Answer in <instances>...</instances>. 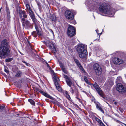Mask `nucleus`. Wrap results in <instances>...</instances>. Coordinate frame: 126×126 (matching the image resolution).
<instances>
[{"label": "nucleus", "mask_w": 126, "mask_h": 126, "mask_svg": "<svg viewBox=\"0 0 126 126\" xmlns=\"http://www.w3.org/2000/svg\"><path fill=\"white\" fill-rule=\"evenodd\" d=\"M85 3L86 5H88V9L89 11H95L98 13L97 10L98 9L100 12L109 16H113L116 11L111 7L107 1L99 3L92 0H86Z\"/></svg>", "instance_id": "nucleus-1"}, {"label": "nucleus", "mask_w": 126, "mask_h": 126, "mask_svg": "<svg viewBox=\"0 0 126 126\" xmlns=\"http://www.w3.org/2000/svg\"><path fill=\"white\" fill-rule=\"evenodd\" d=\"M9 42L7 40H3L0 44V58L3 60L11 55Z\"/></svg>", "instance_id": "nucleus-2"}, {"label": "nucleus", "mask_w": 126, "mask_h": 126, "mask_svg": "<svg viewBox=\"0 0 126 126\" xmlns=\"http://www.w3.org/2000/svg\"><path fill=\"white\" fill-rule=\"evenodd\" d=\"M77 49L81 58H85L87 54V50L85 49L84 46L82 44H79L78 46Z\"/></svg>", "instance_id": "nucleus-3"}, {"label": "nucleus", "mask_w": 126, "mask_h": 126, "mask_svg": "<svg viewBox=\"0 0 126 126\" xmlns=\"http://www.w3.org/2000/svg\"><path fill=\"white\" fill-rule=\"evenodd\" d=\"M22 26L23 27L26 29H32L33 26L32 24L30 23V22L28 20H25L21 21Z\"/></svg>", "instance_id": "nucleus-4"}, {"label": "nucleus", "mask_w": 126, "mask_h": 126, "mask_svg": "<svg viewBox=\"0 0 126 126\" xmlns=\"http://www.w3.org/2000/svg\"><path fill=\"white\" fill-rule=\"evenodd\" d=\"M50 40H47L46 42L45 41L42 42L46 44L47 46L49 47L50 49L51 50V52L53 53L54 55H55V47L54 44Z\"/></svg>", "instance_id": "nucleus-5"}, {"label": "nucleus", "mask_w": 126, "mask_h": 126, "mask_svg": "<svg viewBox=\"0 0 126 126\" xmlns=\"http://www.w3.org/2000/svg\"><path fill=\"white\" fill-rule=\"evenodd\" d=\"M18 14L19 19L21 21L25 20L27 18L28 16L24 10H19L18 11Z\"/></svg>", "instance_id": "nucleus-6"}, {"label": "nucleus", "mask_w": 126, "mask_h": 126, "mask_svg": "<svg viewBox=\"0 0 126 126\" xmlns=\"http://www.w3.org/2000/svg\"><path fill=\"white\" fill-rule=\"evenodd\" d=\"M67 33L68 35L70 36H73L76 33L75 28L73 26L69 25L67 29Z\"/></svg>", "instance_id": "nucleus-7"}, {"label": "nucleus", "mask_w": 126, "mask_h": 126, "mask_svg": "<svg viewBox=\"0 0 126 126\" xmlns=\"http://www.w3.org/2000/svg\"><path fill=\"white\" fill-rule=\"evenodd\" d=\"M93 68L97 75H99L102 73V69L98 64L96 63L94 64L93 66Z\"/></svg>", "instance_id": "nucleus-8"}, {"label": "nucleus", "mask_w": 126, "mask_h": 126, "mask_svg": "<svg viewBox=\"0 0 126 126\" xmlns=\"http://www.w3.org/2000/svg\"><path fill=\"white\" fill-rule=\"evenodd\" d=\"M65 16L67 19L70 20L73 19L74 18V16L73 13L69 10H67L65 11Z\"/></svg>", "instance_id": "nucleus-9"}, {"label": "nucleus", "mask_w": 126, "mask_h": 126, "mask_svg": "<svg viewBox=\"0 0 126 126\" xmlns=\"http://www.w3.org/2000/svg\"><path fill=\"white\" fill-rule=\"evenodd\" d=\"M117 90L122 93H125L126 91V89L124 88L122 84L118 83L116 86Z\"/></svg>", "instance_id": "nucleus-10"}, {"label": "nucleus", "mask_w": 126, "mask_h": 126, "mask_svg": "<svg viewBox=\"0 0 126 126\" xmlns=\"http://www.w3.org/2000/svg\"><path fill=\"white\" fill-rule=\"evenodd\" d=\"M93 86L95 88L98 94L102 97L104 98V95L103 92L98 85L96 83L93 85Z\"/></svg>", "instance_id": "nucleus-11"}, {"label": "nucleus", "mask_w": 126, "mask_h": 126, "mask_svg": "<svg viewBox=\"0 0 126 126\" xmlns=\"http://www.w3.org/2000/svg\"><path fill=\"white\" fill-rule=\"evenodd\" d=\"M46 65L47 67H48L50 71V73L52 76V79L54 82V84L55 85V74L53 70H52L51 68L50 67L47 62L46 61H45Z\"/></svg>", "instance_id": "nucleus-12"}, {"label": "nucleus", "mask_w": 126, "mask_h": 126, "mask_svg": "<svg viewBox=\"0 0 126 126\" xmlns=\"http://www.w3.org/2000/svg\"><path fill=\"white\" fill-rule=\"evenodd\" d=\"M60 81L59 79L56 75V87L57 90L59 92L62 91V89L58 82Z\"/></svg>", "instance_id": "nucleus-13"}, {"label": "nucleus", "mask_w": 126, "mask_h": 126, "mask_svg": "<svg viewBox=\"0 0 126 126\" xmlns=\"http://www.w3.org/2000/svg\"><path fill=\"white\" fill-rule=\"evenodd\" d=\"M35 27L37 31V32L39 37H41L42 36V33L41 31V28L39 26L35 24Z\"/></svg>", "instance_id": "nucleus-14"}, {"label": "nucleus", "mask_w": 126, "mask_h": 126, "mask_svg": "<svg viewBox=\"0 0 126 126\" xmlns=\"http://www.w3.org/2000/svg\"><path fill=\"white\" fill-rule=\"evenodd\" d=\"M6 15V18L7 21H10L11 16L10 15V12L9 8L6 6L5 10Z\"/></svg>", "instance_id": "nucleus-15"}, {"label": "nucleus", "mask_w": 126, "mask_h": 126, "mask_svg": "<svg viewBox=\"0 0 126 126\" xmlns=\"http://www.w3.org/2000/svg\"><path fill=\"white\" fill-rule=\"evenodd\" d=\"M113 63L115 64H120L123 63V61L117 58H115L113 60Z\"/></svg>", "instance_id": "nucleus-16"}, {"label": "nucleus", "mask_w": 126, "mask_h": 126, "mask_svg": "<svg viewBox=\"0 0 126 126\" xmlns=\"http://www.w3.org/2000/svg\"><path fill=\"white\" fill-rule=\"evenodd\" d=\"M29 15L33 23L36 24V19L33 12L32 11L29 13Z\"/></svg>", "instance_id": "nucleus-17"}, {"label": "nucleus", "mask_w": 126, "mask_h": 126, "mask_svg": "<svg viewBox=\"0 0 126 126\" xmlns=\"http://www.w3.org/2000/svg\"><path fill=\"white\" fill-rule=\"evenodd\" d=\"M74 60L75 62L79 68L81 70V71H82L83 72H85V71L82 67L81 65L80 64L79 61L77 59H74Z\"/></svg>", "instance_id": "nucleus-18"}, {"label": "nucleus", "mask_w": 126, "mask_h": 126, "mask_svg": "<svg viewBox=\"0 0 126 126\" xmlns=\"http://www.w3.org/2000/svg\"><path fill=\"white\" fill-rule=\"evenodd\" d=\"M8 32L6 31L1 33L0 37L1 36L2 38H3V39H6L8 37Z\"/></svg>", "instance_id": "nucleus-19"}, {"label": "nucleus", "mask_w": 126, "mask_h": 126, "mask_svg": "<svg viewBox=\"0 0 126 126\" xmlns=\"http://www.w3.org/2000/svg\"><path fill=\"white\" fill-rule=\"evenodd\" d=\"M96 108L103 113H104V111L103 109L102 108V106L100 104L98 103H96Z\"/></svg>", "instance_id": "nucleus-20"}, {"label": "nucleus", "mask_w": 126, "mask_h": 126, "mask_svg": "<svg viewBox=\"0 0 126 126\" xmlns=\"http://www.w3.org/2000/svg\"><path fill=\"white\" fill-rule=\"evenodd\" d=\"M28 43H29V46L31 48H27L26 49V50L28 53H31L32 52H33V50H34L32 48V46L31 45V43H30L29 41L28 40H27Z\"/></svg>", "instance_id": "nucleus-21"}, {"label": "nucleus", "mask_w": 126, "mask_h": 126, "mask_svg": "<svg viewBox=\"0 0 126 126\" xmlns=\"http://www.w3.org/2000/svg\"><path fill=\"white\" fill-rule=\"evenodd\" d=\"M66 81L67 84L70 87H71L72 84V82L71 80L67 76H66Z\"/></svg>", "instance_id": "nucleus-22"}, {"label": "nucleus", "mask_w": 126, "mask_h": 126, "mask_svg": "<svg viewBox=\"0 0 126 126\" xmlns=\"http://www.w3.org/2000/svg\"><path fill=\"white\" fill-rule=\"evenodd\" d=\"M22 73L20 71H18L15 75L16 77L19 78L22 75Z\"/></svg>", "instance_id": "nucleus-23"}, {"label": "nucleus", "mask_w": 126, "mask_h": 126, "mask_svg": "<svg viewBox=\"0 0 126 126\" xmlns=\"http://www.w3.org/2000/svg\"><path fill=\"white\" fill-rule=\"evenodd\" d=\"M26 9H27L29 11V13L33 11L31 9L30 6L29 4H26Z\"/></svg>", "instance_id": "nucleus-24"}, {"label": "nucleus", "mask_w": 126, "mask_h": 126, "mask_svg": "<svg viewBox=\"0 0 126 126\" xmlns=\"http://www.w3.org/2000/svg\"><path fill=\"white\" fill-rule=\"evenodd\" d=\"M36 3L39 10L40 11H41L42 9L41 3L40 2H38L37 1Z\"/></svg>", "instance_id": "nucleus-25"}, {"label": "nucleus", "mask_w": 126, "mask_h": 126, "mask_svg": "<svg viewBox=\"0 0 126 126\" xmlns=\"http://www.w3.org/2000/svg\"><path fill=\"white\" fill-rule=\"evenodd\" d=\"M28 101L32 105H35V102L32 99H28Z\"/></svg>", "instance_id": "nucleus-26"}, {"label": "nucleus", "mask_w": 126, "mask_h": 126, "mask_svg": "<svg viewBox=\"0 0 126 126\" xmlns=\"http://www.w3.org/2000/svg\"><path fill=\"white\" fill-rule=\"evenodd\" d=\"M113 84V81L111 80L110 81H109L107 83L108 85L110 87Z\"/></svg>", "instance_id": "nucleus-27"}, {"label": "nucleus", "mask_w": 126, "mask_h": 126, "mask_svg": "<svg viewBox=\"0 0 126 126\" xmlns=\"http://www.w3.org/2000/svg\"><path fill=\"white\" fill-rule=\"evenodd\" d=\"M13 58H8L5 60V61L6 62H9L11 61L13 59Z\"/></svg>", "instance_id": "nucleus-28"}, {"label": "nucleus", "mask_w": 126, "mask_h": 126, "mask_svg": "<svg viewBox=\"0 0 126 126\" xmlns=\"http://www.w3.org/2000/svg\"><path fill=\"white\" fill-rule=\"evenodd\" d=\"M122 81V78L120 77H118L116 79V82L117 83H118Z\"/></svg>", "instance_id": "nucleus-29"}, {"label": "nucleus", "mask_w": 126, "mask_h": 126, "mask_svg": "<svg viewBox=\"0 0 126 126\" xmlns=\"http://www.w3.org/2000/svg\"><path fill=\"white\" fill-rule=\"evenodd\" d=\"M5 106L4 105H2L1 106L0 105V112H2V111L4 110Z\"/></svg>", "instance_id": "nucleus-30"}, {"label": "nucleus", "mask_w": 126, "mask_h": 126, "mask_svg": "<svg viewBox=\"0 0 126 126\" xmlns=\"http://www.w3.org/2000/svg\"><path fill=\"white\" fill-rule=\"evenodd\" d=\"M32 34L33 37H36L37 36L38 34L36 31H34L32 33Z\"/></svg>", "instance_id": "nucleus-31"}, {"label": "nucleus", "mask_w": 126, "mask_h": 126, "mask_svg": "<svg viewBox=\"0 0 126 126\" xmlns=\"http://www.w3.org/2000/svg\"><path fill=\"white\" fill-rule=\"evenodd\" d=\"M74 91L76 94L77 96H78L79 95V92L78 91V89L75 87H74Z\"/></svg>", "instance_id": "nucleus-32"}, {"label": "nucleus", "mask_w": 126, "mask_h": 126, "mask_svg": "<svg viewBox=\"0 0 126 126\" xmlns=\"http://www.w3.org/2000/svg\"><path fill=\"white\" fill-rule=\"evenodd\" d=\"M95 120L99 124L101 123L102 122V121L101 120L99 119L97 117H96L95 118Z\"/></svg>", "instance_id": "nucleus-33"}, {"label": "nucleus", "mask_w": 126, "mask_h": 126, "mask_svg": "<svg viewBox=\"0 0 126 126\" xmlns=\"http://www.w3.org/2000/svg\"><path fill=\"white\" fill-rule=\"evenodd\" d=\"M84 79L85 81L88 84L89 83V82L88 81L87 78L85 76H84Z\"/></svg>", "instance_id": "nucleus-34"}, {"label": "nucleus", "mask_w": 126, "mask_h": 126, "mask_svg": "<svg viewBox=\"0 0 126 126\" xmlns=\"http://www.w3.org/2000/svg\"><path fill=\"white\" fill-rule=\"evenodd\" d=\"M62 71L65 73H67V71L65 68V67L62 69Z\"/></svg>", "instance_id": "nucleus-35"}, {"label": "nucleus", "mask_w": 126, "mask_h": 126, "mask_svg": "<svg viewBox=\"0 0 126 126\" xmlns=\"http://www.w3.org/2000/svg\"><path fill=\"white\" fill-rule=\"evenodd\" d=\"M60 65L61 67V69L65 67L64 65L63 64V63H60V62H59Z\"/></svg>", "instance_id": "nucleus-36"}, {"label": "nucleus", "mask_w": 126, "mask_h": 126, "mask_svg": "<svg viewBox=\"0 0 126 126\" xmlns=\"http://www.w3.org/2000/svg\"><path fill=\"white\" fill-rule=\"evenodd\" d=\"M8 69L7 68H5L4 69V71L7 73V74H9V72Z\"/></svg>", "instance_id": "nucleus-37"}, {"label": "nucleus", "mask_w": 126, "mask_h": 126, "mask_svg": "<svg viewBox=\"0 0 126 126\" xmlns=\"http://www.w3.org/2000/svg\"><path fill=\"white\" fill-rule=\"evenodd\" d=\"M66 94L67 95H66V97L67 98L69 99V100H70V97L69 95L68 94V93L67 91H66L65 92Z\"/></svg>", "instance_id": "nucleus-38"}, {"label": "nucleus", "mask_w": 126, "mask_h": 126, "mask_svg": "<svg viewBox=\"0 0 126 126\" xmlns=\"http://www.w3.org/2000/svg\"><path fill=\"white\" fill-rule=\"evenodd\" d=\"M71 90L70 91V92L71 93L73 94L74 93V90L73 88L72 87H71Z\"/></svg>", "instance_id": "nucleus-39"}, {"label": "nucleus", "mask_w": 126, "mask_h": 126, "mask_svg": "<svg viewBox=\"0 0 126 126\" xmlns=\"http://www.w3.org/2000/svg\"><path fill=\"white\" fill-rule=\"evenodd\" d=\"M119 109L122 113H123V112L124 110L122 108L120 107L119 108Z\"/></svg>", "instance_id": "nucleus-40"}, {"label": "nucleus", "mask_w": 126, "mask_h": 126, "mask_svg": "<svg viewBox=\"0 0 126 126\" xmlns=\"http://www.w3.org/2000/svg\"><path fill=\"white\" fill-rule=\"evenodd\" d=\"M95 31L97 33V35H100L101 34H102V33H98V29H96V30H95Z\"/></svg>", "instance_id": "nucleus-41"}, {"label": "nucleus", "mask_w": 126, "mask_h": 126, "mask_svg": "<svg viewBox=\"0 0 126 126\" xmlns=\"http://www.w3.org/2000/svg\"><path fill=\"white\" fill-rule=\"evenodd\" d=\"M35 90L36 91H38L40 93L41 92V90L39 88H35Z\"/></svg>", "instance_id": "nucleus-42"}, {"label": "nucleus", "mask_w": 126, "mask_h": 126, "mask_svg": "<svg viewBox=\"0 0 126 126\" xmlns=\"http://www.w3.org/2000/svg\"><path fill=\"white\" fill-rule=\"evenodd\" d=\"M56 105H57L59 106H60L61 105V104L60 103L58 102L57 101H56Z\"/></svg>", "instance_id": "nucleus-43"}, {"label": "nucleus", "mask_w": 126, "mask_h": 126, "mask_svg": "<svg viewBox=\"0 0 126 126\" xmlns=\"http://www.w3.org/2000/svg\"><path fill=\"white\" fill-rule=\"evenodd\" d=\"M49 95H49L47 94V93H46L44 96L48 98L49 96Z\"/></svg>", "instance_id": "nucleus-44"}, {"label": "nucleus", "mask_w": 126, "mask_h": 126, "mask_svg": "<svg viewBox=\"0 0 126 126\" xmlns=\"http://www.w3.org/2000/svg\"><path fill=\"white\" fill-rule=\"evenodd\" d=\"M49 31L50 32H51L53 34V35L54 36V33L53 32V31L51 29H49Z\"/></svg>", "instance_id": "nucleus-45"}, {"label": "nucleus", "mask_w": 126, "mask_h": 126, "mask_svg": "<svg viewBox=\"0 0 126 126\" xmlns=\"http://www.w3.org/2000/svg\"><path fill=\"white\" fill-rule=\"evenodd\" d=\"M41 93L43 95H44L46 93L41 91V92L40 93Z\"/></svg>", "instance_id": "nucleus-46"}, {"label": "nucleus", "mask_w": 126, "mask_h": 126, "mask_svg": "<svg viewBox=\"0 0 126 126\" xmlns=\"http://www.w3.org/2000/svg\"><path fill=\"white\" fill-rule=\"evenodd\" d=\"M100 124V126H106L102 122Z\"/></svg>", "instance_id": "nucleus-47"}, {"label": "nucleus", "mask_w": 126, "mask_h": 126, "mask_svg": "<svg viewBox=\"0 0 126 126\" xmlns=\"http://www.w3.org/2000/svg\"><path fill=\"white\" fill-rule=\"evenodd\" d=\"M57 3V4H56V5H57V8H59V7L60 6H59V7H58V5H60V3Z\"/></svg>", "instance_id": "nucleus-48"}, {"label": "nucleus", "mask_w": 126, "mask_h": 126, "mask_svg": "<svg viewBox=\"0 0 126 126\" xmlns=\"http://www.w3.org/2000/svg\"><path fill=\"white\" fill-rule=\"evenodd\" d=\"M48 98L52 99H54V98L50 96V95H49Z\"/></svg>", "instance_id": "nucleus-49"}, {"label": "nucleus", "mask_w": 126, "mask_h": 126, "mask_svg": "<svg viewBox=\"0 0 126 126\" xmlns=\"http://www.w3.org/2000/svg\"><path fill=\"white\" fill-rule=\"evenodd\" d=\"M57 99H56V100H58V101H59V100H60V99L59 98H58V97H57Z\"/></svg>", "instance_id": "nucleus-50"}, {"label": "nucleus", "mask_w": 126, "mask_h": 126, "mask_svg": "<svg viewBox=\"0 0 126 126\" xmlns=\"http://www.w3.org/2000/svg\"><path fill=\"white\" fill-rule=\"evenodd\" d=\"M51 20H52V21H55V19L54 18H52L51 19Z\"/></svg>", "instance_id": "nucleus-51"}, {"label": "nucleus", "mask_w": 126, "mask_h": 126, "mask_svg": "<svg viewBox=\"0 0 126 126\" xmlns=\"http://www.w3.org/2000/svg\"><path fill=\"white\" fill-rule=\"evenodd\" d=\"M40 105L41 106H43V104H41V103H40Z\"/></svg>", "instance_id": "nucleus-52"}, {"label": "nucleus", "mask_w": 126, "mask_h": 126, "mask_svg": "<svg viewBox=\"0 0 126 126\" xmlns=\"http://www.w3.org/2000/svg\"><path fill=\"white\" fill-rule=\"evenodd\" d=\"M22 62H23V63H25V64L26 63V62H25V61H22Z\"/></svg>", "instance_id": "nucleus-53"}, {"label": "nucleus", "mask_w": 126, "mask_h": 126, "mask_svg": "<svg viewBox=\"0 0 126 126\" xmlns=\"http://www.w3.org/2000/svg\"><path fill=\"white\" fill-rule=\"evenodd\" d=\"M25 64L27 65V66H28V64H29V63H26Z\"/></svg>", "instance_id": "nucleus-54"}, {"label": "nucleus", "mask_w": 126, "mask_h": 126, "mask_svg": "<svg viewBox=\"0 0 126 126\" xmlns=\"http://www.w3.org/2000/svg\"><path fill=\"white\" fill-rule=\"evenodd\" d=\"M63 76H64V78H65L66 79V76H66L64 75H63Z\"/></svg>", "instance_id": "nucleus-55"}, {"label": "nucleus", "mask_w": 126, "mask_h": 126, "mask_svg": "<svg viewBox=\"0 0 126 126\" xmlns=\"http://www.w3.org/2000/svg\"><path fill=\"white\" fill-rule=\"evenodd\" d=\"M77 99H78V100H79V101H80V99L79 98H78V97H77Z\"/></svg>", "instance_id": "nucleus-56"}, {"label": "nucleus", "mask_w": 126, "mask_h": 126, "mask_svg": "<svg viewBox=\"0 0 126 126\" xmlns=\"http://www.w3.org/2000/svg\"><path fill=\"white\" fill-rule=\"evenodd\" d=\"M51 102H52V103L53 104H55V102H53V101H51Z\"/></svg>", "instance_id": "nucleus-57"}, {"label": "nucleus", "mask_w": 126, "mask_h": 126, "mask_svg": "<svg viewBox=\"0 0 126 126\" xmlns=\"http://www.w3.org/2000/svg\"><path fill=\"white\" fill-rule=\"evenodd\" d=\"M20 54L22 55H24L23 54V53H22L20 52Z\"/></svg>", "instance_id": "nucleus-58"}, {"label": "nucleus", "mask_w": 126, "mask_h": 126, "mask_svg": "<svg viewBox=\"0 0 126 126\" xmlns=\"http://www.w3.org/2000/svg\"><path fill=\"white\" fill-rule=\"evenodd\" d=\"M117 104V103L116 102H114V104L115 105H116Z\"/></svg>", "instance_id": "nucleus-59"}, {"label": "nucleus", "mask_w": 126, "mask_h": 126, "mask_svg": "<svg viewBox=\"0 0 126 126\" xmlns=\"http://www.w3.org/2000/svg\"><path fill=\"white\" fill-rule=\"evenodd\" d=\"M123 124L124 125H125V126H126V124H124V123H123Z\"/></svg>", "instance_id": "nucleus-60"}, {"label": "nucleus", "mask_w": 126, "mask_h": 126, "mask_svg": "<svg viewBox=\"0 0 126 126\" xmlns=\"http://www.w3.org/2000/svg\"><path fill=\"white\" fill-rule=\"evenodd\" d=\"M40 103H37L38 104H39V105H40Z\"/></svg>", "instance_id": "nucleus-61"}, {"label": "nucleus", "mask_w": 126, "mask_h": 126, "mask_svg": "<svg viewBox=\"0 0 126 126\" xmlns=\"http://www.w3.org/2000/svg\"><path fill=\"white\" fill-rule=\"evenodd\" d=\"M94 16V18H95V17Z\"/></svg>", "instance_id": "nucleus-62"}]
</instances>
